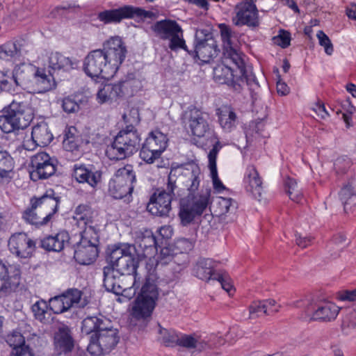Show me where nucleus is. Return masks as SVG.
<instances>
[{
    "instance_id": "f257e3e1",
    "label": "nucleus",
    "mask_w": 356,
    "mask_h": 356,
    "mask_svg": "<svg viewBox=\"0 0 356 356\" xmlns=\"http://www.w3.org/2000/svg\"><path fill=\"white\" fill-rule=\"evenodd\" d=\"M126 47L118 36L104 43L102 49L90 51L83 61L85 73L92 78L109 79L114 76L124 61Z\"/></svg>"
},
{
    "instance_id": "f03ea898",
    "label": "nucleus",
    "mask_w": 356,
    "mask_h": 356,
    "mask_svg": "<svg viewBox=\"0 0 356 356\" xmlns=\"http://www.w3.org/2000/svg\"><path fill=\"white\" fill-rule=\"evenodd\" d=\"M187 170L191 177V183L188 187L189 194L181 200L179 213L181 224L184 226L189 225L196 216L203 213L209 204L210 197V190L194 195L201 181V172L199 167L196 165H188Z\"/></svg>"
},
{
    "instance_id": "7ed1b4c3",
    "label": "nucleus",
    "mask_w": 356,
    "mask_h": 356,
    "mask_svg": "<svg viewBox=\"0 0 356 356\" xmlns=\"http://www.w3.org/2000/svg\"><path fill=\"white\" fill-rule=\"evenodd\" d=\"M109 266L121 273L130 282L139 284L136 268L139 253L136 246L129 243L111 245L106 250Z\"/></svg>"
},
{
    "instance_id": "20e7f679",
    "label": "nucleus",
    "mask_w": 356,
    "mask_h": 356,
    "mask_svg": "<svg viewBox=\"0 0 356 356\" xmlns=\"http://www.w3.org/2000/svg\"><path fill=\"white\" fill-rule=\"evenodd\" d=\"M213 78L220 84L232 86L236 92H241L245 86L252 87L257 85L254 75L247 70L243 58L241 67L231 59L225 62V58L222 56V63L213 70Z\"/></svg>"
},
{
    "instance_id": "39448f33",
    "label": "nucleus",
    "mask_w": 356,
    "mask_h": 356,
    "mask_svg": "<svg viewBox=\"0 0 356 356\" xmlns=\"http://www.w3.org/2000/svg\"><path fill=\"white\" fill-rule=\"evenodd\" d=\"M156 280V276L153 273L146 276L140 292L132 304L131 315L134 318L145 321L151 318L159 296Z\"/></svg>"
},
{
    "instance_id": "423d86ee",
    "label": "nucleus",
    "mask_w": 356,
    "mask_h": 356,
    "mask_svg": "<svg viewBox=\"0 0 356 356\" xmlns=\"http://www.w3.org/2000/svg\"><path fill=\"white\" fill-rule=\"evenodd\" d=\"M141 138L137 129L126 126L115 137L113 142L106 149V154L111 160H122L133 155L140 147Z\"/></svg>"
},
{
    "instance_id": "0eeeda50",
    "label": "nucleus",
    "mask_w": 356,
    "mask_h": 356,
    "mask_svg": "<svg viewBox=\"0 0 356 356\" xmlns=\"http://www.w3.org/2000/svg\"><path fill=\"white\" fill-rule=\"evenodd\" d=\"M212 31L213 29L210 26L197 29L195 35L193 49H188L186 51L193 57L197 58L204 63H208L216 58L220 49L213 37Z\"/></svg>"
},
{
    "instance_id": "6e6552de",
    "label": "nucleus",
    "mask_w": 356,
    "mask_h": 356,
    "mask_svg": "<svg viewBox=\"0 0 356 356\" xmlns=\"http://www.w3.org/2000/svg\"><path fill=\"white\" fill-rule=\"evenodd\" d=\"M156 35L163 40H168V47L176 51L179 49L188 51L184 39L183 30L175 20L163 19L156 22L152 26Z\"/></svg>"
},
{
    "instance_id": "1a4fd4ad",
    "label": "nucleus",
    "mask_w": 356,
    "mask_h": 356,
    "mask_svg": "<svg viewBox=\"0 0 356 356\" xmlns=\"http://www.w3.org/2000/svg\"><path fill=\"white\" fill-rule=\"evenodd\" d=\"M120 340L119 332L111 323L90 336L88 351L94 355L109 353Z\"/></svg>"
},
{
    "instance_id": "9d476101",
    "label": "nucleus",
    "mask_w": 356,
    "mask_h": 356,
    "mask_svg": "<svg viewBox=\"0 0 356 356\" xmlns=\"http://www.w3.org/2000/svg\"><path fill=\"white\" fill-rule=\"evenodd\" d=\"M209 120L208 113L196 107L188 108L183 115L184 123L189 127L193 136L202 138L211 135L216 140L215 143L220 142L213 132Z\"/></svg>"
},
{
    "instance_id": "9b49d317",
    "label": "nucleus",
    "mask_w": 356,
    "mask_h": 356,
    "mask_svg": "<svg viewBox=\"0 0 356 356\" xmlns=\"http://www.w3.org/2000/svg\"><path fill=\"white\" fill-rule=\"evenodd\" d=\"M136 181L135 173L131 166H125L120 168L108 184L110 195L115 199H122L131 195Z\"/></svg>"
},
{
    "instance_id": "f8f14e48",
    "label": "nucleus",
    "mask_w": 356,
    "mask_h": 356,
    "mask_svg": "<svg viewBox=\"0 0 356 356\" xmlns=\"http://www.w3.org/2000/svg\"><path fill=\"white\" fill-rule=\"evenodd\" d=\"M83 292L76 288H70L58 296L51 298L49 306L54 314H63L72 307L83 308L87 305L88 301L82 298Z\"/></svg>"
},
{
    "instance_id": "ddd939ff",
    "label": "nucleus",
    "mask_w": 356,
    "mask_h": 356,
    "mask_svg": "<svg viewBox=\"0 0 356 356\" xmlns=\"http://www.w3.org/2000/svg\"><path fill=\"white\" fill-rule=\"evenodd\" d=\"M340 307L330 301H320L318 302L307 300L304 303L305 320H314L323 322L334 321L339 314Z\"/></svg>"
},
{
    "instance_id": "4468645a",
    "label": "nucleus",
    "mask_w": 356,
    "mask_h": 356,
    "mask_svg": "<svg viewBox=\"0 0 356 356\" xmlns=\"http://www.w3.org/2000/svg\"><path fill=\"white\" fill-rule=\"evenodd\" d=\"M97 17L104 24H111L118 23L125 18L152 19L155 17V14L140 8L124 6L118 9L100 12Z\"/></svg>"
},
{
    "instance_id": "2eb2a0df",
    "label": "nucleus",
    "mask_w": 356,
    "mask_h": 356,
    "mask_svg": "<svg viewBox=\"0 0 356 356\" xmlns=\"http://www.w3.org/2000/svg\"><path fill=\"white\" fill-rule=\"evenodd\" d=\"M103 275L105 289L116 295H122L128 289H138L140 286V284L130 282L120 272L109 265L104 267Z\"/></svg>"
},
{
    "instance_id": "dca6fc26",
    "label": "nucleus",
    "mask_w": 356,
    "mask_h": 356,
    "mask_svg": "<svg viewBox=\"0 0 356 356\" xmlns=\"http://www.w3.org/2000/svg\"><path fill=\"white\" fill-rule=\"evenodd\" d=\"M233 23L238 26L257 27L259 25L258 10L253 0H243L234 7Z\"/></svg>"
},
{
    "instance_id": "f3484780",
    "label": "nucleus",
    "mask_w": 356,
    "mask_h": 356,
    "mask_svg": "<svg viewBox=\"0 0 356 356\" xmlns=\"http://www.w3.org/2000/svg\"><path fill=\"white\" fill-rule=\"evenodd\" d=\"M218 27L222 41V56L225 58V62L227 63V59H231L232 62L241 67L243 56L234 46V40L236 38L235 33L229 26L225 24H220Z\"/></svg>"
},
{
    "instance_id": "a211bd4d",
    "label": "nucleus",
    "mask_w": 356,
    "mask_h": 356,
    "mask_svg": "<svg viewBox=\"0 0 356 356\" xmlns=\"http://www.w3.org/2000/svg\"><path fill=\"white\" fill-rule=\"evenodd\" d=\"M8 245L12 254L23 259L31 257L35 249V241L24 232L13 234Z\"/></svg>"
},
{
    "instance_id": "6ab92c4d",
    "label": "nucleus",
    "mask_w": 356,
    "mask_h": 356,
    "mask_svg": "<svg viewBox=\"0 0 356 356\" xmlns=\"http://www.w3.org/2000/svg\"><path fill=\"white\" fill-rule=\"evenodd\" d=\"M172 197L165 190L157 189L151 196L147 209L152 215L164 217L168 216L171 210Z\"/></svg>"
},
{
    "instance_id": "aec40b11",
    "label": "nucleus",
    "mask_w": 356,
    "mask_h": 356,
    "mask_svg": "<svg viewBox=\"0 0 356 356\" xmlns=\"http://www.w3.org/2000/svg\"><path fill=\"white\" fill-rule=\"evenodd\" d=\"M31 167L33 168L31 177L38 179H47L56 172L54 161L45 152H39L31 157Z\"/></svg>"
},
{
    "instance_id": "412c9836",
    "label": "nucleus",
    "mask_w": 356,
    "mask_h": 356,
    "mask_svg": "<svg viewBox=\"0 0 356 356\" xmlns=\"http://www.w3.org/2000/svg\"><path fill=\"white\" fill-rule=\"evenodd\" d=\"M243 182L245 191L254 198L259 200L263 191V181L254 165L246 168Z\"/></svg>"
},
{
    "instance_id": "4be33fe9",
    "label": "nucleus",
    "mask_w": 356,
    "mask_h": 356,
    "mask_svg": "<svg viewBox=\"0 0 356 356\" xmlns=\"http://www.w3.org/2000/svg\"><path fill=\"white\" fill-rule=\"evenodd\" d=\"M72 175L78 182L86 183L92 188L96 187L102 179V172L91 165H74Z\"/></svg>"
},
{
    "instance_id": "5701e85b",
    "label": "nucleus",
    "mask_w": 356,
    "mask_h": 356,
    "mask_svg": "<svg viewBox=\"0 0 356 356\" xmlns=\"http://www.w3.org/2000/svg\"><path fill=\"white\" fill-rule=\"evenodd\" d=\"M8 107L20 129L26 128L33 119L31 108L24 102L13 100Z\"/></svg>"
},
{
    "instance_id": "b1692460",
    "label": "nucleus",
    "mask_w": 356,
    "mask_h": 356,
    "mask_svg": "<svg viewBox=\"0 0 356 356\" xmlns=\"http://www.w3.org/2000/svg\"><path fill=\"white\" fill-rule=\"evenodd\" d=\"M54 344L55 350L58 355L72 350L74 339L71 330L67 325L61 324L58 326L57 331L54 333Z\"/></svg>"
},
{
    "instance_id": "393cba45",
    "label": "nucleus",
    "mask_w": 356,
    "mask_h": 356,
    "mask_svg": "<svg viewBox=\"0 0 356 356\" xmlns=\"http://www.w3.org/2000/svg\"><path fill=\"white\" fill-rule=\"evenodd\" d=\"M60 201L59 196H56L53 190L47 191L40 197H33L31 203L33 204V209L40 207L42 211L46 212V215H50V220L54 213H56L58 204Z\"/></svg>"
},
{
    "instance_id": "a878e982",
    "label": "nucleus",
    "mask_w": 356,
    "mask_h": 356,
    "mask_svg": "<svg viewBox=\"0 0 356 356\" xmlns=\"http://www.w3.org/2000/svg\"><path fill=\"white\" fill-rule=\"evenodd\" d=\"M143 79L138 72H131L127 74L118 83L120 91L121 97H131L140 90L143 88Z\"/></svg>"
},
{
    "instance_id": "bb28decb",
    "label": "nucleus",
    "mask_w": 356,
    "mask_h": 356,
    "mask_svg": "<svg viewBox=\"0 0 356 356\" xmlns=\"http://www.w3.org/2000/svg\"><path fill=\"white\" fill-rule=\"evenodd\" d=\"M47 56L49 72H69L76 67L77 65L74 59L65 56L60 52H50Z\"/></svg>"
},
{
    "instance_id": "cd10ccee",
    "label": "nucleus",
    "mask_w": 356,
    "mask_h": 356,
    "mask_svg": "<svg viewBox=\"0 0 356 356\" xmlns=\"http://www.w3.org/2000/svg\"><path fill=\"white\" fill-rule=\"evenodd\" d=\"M35 67L31 64L17 65L13 72V79L17 86L24 90H31Z\"/></svg>"
},
{
    "instance_id": "c85d7f7f",
    "label": "nucleus",
    "mask_w": 356,
    "mask_h": 356,
    "mask_svg": "<svg viewBox=\"0 0 356 356\" xmlns=\"http://www.w3.org/2000/svg\"><path fill=\"white\" fill-rule=\"evenodd\" d=\"M32 84V92L42 93L51 90L55 86V81L51 72L47 74L44 69L35 67Z\"/></svg>"
},
{
    "instance_id": "c756f323",
    "label": "nucleus",
    "mask_w": 356,
    "mask_h": 356,
    "mask_svg": "<svg viewBox=\"0 0 356 356\" xmlns=\"http://www.w3.org/2000/svg\"><path fill=\"white\" fill-rule=\"evenodd\" d=\"M177 346L191 350L202 352L212 348V345L208 341L202 339L197 334H179Z\"/></svg>"
},
{
    "instance_id": "7c9ffc66",
    "label": "nucleus",
    "mask_w": 356,
    "mask_h": 356,
    "mask_svg": "<svg viewBox=\"0 0 356 356\" xmlns=\"http://www.w3.org/2000/svg\"><path fill=\"white\" fill-rule=\"evenodd\" d=\"M217 266L218 263L211 259H200L193 268V273L202 280H214L215 274L219 273L217 271Z\"/></svg>"
},
{
    "instance_id": "2f4dec72",
    "label": "nucleus",
    "mask_w": 356,
    "mask_h": 356,
    "mask_svg": "<svg viewBox=\"0 0 356 356\" xmlns=\"http://www.w3.org/2000/svg\"><path fill=\"white\" fill-rule=\"evenodd\" d=\"M98 253V246L79 242L76 245L74 257L78 263L88 265L96 259Z\"/></svg>"
},
{
    "instance_id": "473e14b6",
    "label": "nucleus",
    "mask_w": 356,
    "mask_h": 356,
    "mask_svg": "<svg viewBox=\"0 0 356 356\" xmlns=\"http://www.w3.org/2000/svg\"><path fill=\"white\" fill-rule=\"evenodd\" d=\"M31 138L35 145L44 147L51 143L54 136L47 124L42 122L33 127Z\"/></svg>"
},
{
    "instance_id": "72a5a7b5",
    "label": "nucleus",
    "mask_w": 356,
    "mask_h": 356,
    "mask_svg": "<svg viewBox=\"0 0 356 356\" xmlns=\"http://www.w3.org/2000/svg\"><path fill=\"white\" fill-rule=\"evenodd\" d=\"M216 115L221 127L225 131H230L236 127L237 116L234 109L227 105L222 106L216 110Z\"/></svg>"
},
{
    "instance_id": "f704fd0d",
    "label": "nucleus",
    "mask_w": 356,
    "mask_h": 356,
    "mask_svg": "<svg viewBox=\"0 0 356 356\" xmlns=\"http://www.w3.org/2000/svg\"><path fill=\"white\" fill-rule=\"evenodd\" d=\"M109 324H111V321L103 316H88L82 321L81 332L91 336L95 332H99V330Z\"/></svg>"
},
{
    "instance_id": "c9c22d12",
    "label": "nucleus",
    "mask_w": 356,
    "mask_h": 356,
    "mask_svg": "<svg viewBox=\"0 0 356 356\" xmlns=\"http://www.w3.org/2000/svg\"><path fill=\"white\" fill-rule=\"evenodd\" d=\"M221 147L222 145H220V143L217 141L216 144L213 145V148L210 150L208 154L209 168L211 171L213 187L218 191L225 189L224 185L218 178L216 167V158Z\"/></svg>"
},
{
    "instance_id": "e433bc0d",
    "label": "nucleus",
    "mask_w": 356,
    "mask_h": 356,
    "mask_svg": "<svg viewBox=\"0 0 356 356\" xmlns=\"http://www.w3.org/2000/svg\"><path fill=\"white\" fill-rule=\"evenodd\" d=\"M67 232L63 231L55 236H49L41 241V246L49 251L59 252L64 248L65 243L69 241Z\"/></svg>"
},
{
    "instance_id": "4c0bfd02",
    "label": "nucleus",
    "mask_w": 356,
    "mask_h": 356,
    "mask_svg": "<svg viewBox=\"0 0 356 356\" xmlns=\"http://www.w3.org/2000/svg\"><path fill=\"white\" fill-rule=\"evenodd\" d=\"M192 164H181V165H172L170 172L168 175V184H167V193H170L172 197L175 196V190L177 188V186L176 184L177 178L181 175H184L186 177H188V179L191 181V175L188 174V171L187 170V168L188 165H191Z\"/></svg>"
},
{
    "instance_id": "58836bf2",
    "label": "nucleus",
    "mask_w": 356,
    "mask_h": 356,
    "mask_svg": "<svg viewBox=\"0 0 356 356\" xmlns=\"http://www.w3.org/2000/svg\"><path fill=\"white\" fill-rule=\"evenodd\" d=\"M95 212L87 204L79 205L74 211V218L79 227H83L96 222L94 220Z\"/></svg>"
},
{
    "instance_id": "ea45409f",
    "label": "nucleus",
    "mask_w": 356,
    "mask_h": 356,
    "mask_svg": "<svg viewBox=\"0 0 356 356\" xmlns=\"http://www.w3.org/2000/svg\"><path fill=\"white\" fill-rule=\"evenodd\" d=\"M168 138L166 135L161 132L159 130H154L149 133L146 138L145 143L149 147L153 149L156 154V151L162 153L166 148Z\"/></svg>"
},
{
    "instance_id": "a19ab883",
    "label": "nucleus",
    "mask_w": 356,
    "mask_h": 356,
    "mask_svg": "<svg viewBox=\"0 0 356 356\" xmlns=\"http://www.w3.org/2000/svg\"><path fill=\"white\" fill-rule=\"evenodd\" d=\"M348 242L346 236L343 233L334 234L327 244V248L332 259H336L340 257L341 252L347 246Z\"/></svg>"
},
{
    "instance_id": "79ce46f5",
    "label": "nucleus",
    "mask_w": 356,
    "mask_h": 356,
    "mask_svg": "<svg viewBox=\"0 0 356 356\" xmlns=\"http://www.w3.org/2000/svg\"><path fill=\"white\" fill-rule=\"evenodd\" d=\"M120 89L115 84H106L99 90L97 94L98 102L103 104L108 101L120 98Z\"/></svg>"
},
{
    "instance_id": "37998d69",
    "label": "nucleus",
    "mask_w": 356,
    "mask_h": 356,
    "mask_svg": "<svg viewBox=\"0 0 356 356\" xmlns=\"http://www.w3.org/2000/svg\"><path fill=\"white\" fill-rule=\"evenodd\" d=\"M97 227V223L83 227L84 229L81 232V240L79 242L83 244L99 246V229Z\"/></svg>"
},
{
    "instance_id": "c03bdc74",
    "label": "nucleus",
    "mask_w": 356,
    "mask_h": 356,
    "mask_svg": "<svg viewBox=\"0 0 356 356\" xmlns=\"http://www.w3.org/2000/svg\"><path fill=\"white\" fill-rule=\"evenodd\" d=\"M0 115V129L4 133H11L19 130L17 123L8 107L5 108Z\"/></svg>"
},
{
    "instance_id": "a18cd8bd",
    "label": "nucleus",
    "mask_w": 356,
    "mask_h": 356,
    "mask_svg": "<svg viewBox=\"0 0 356 356\" xmlns=\"http://www.w3.org/2000/svg\"><path fill=\"white\" fill-rule=\"evenodd\" d=\"M340 199L346 213L351 211L353 206L356 205V193L350 184L343 187L339 193Z\"/></svg>"
},
{
    "instance_id": "49530a36",
    "label": "nucleus",
    "mask_w": 356,
    "mask_h": 356,
    "mask_svg": "<svg viewBox=\"0 0 356 356\" xmlns=\"http://www.w3.org/2000/svg\"><path fill=\"white\" fill-rule=\"evenodd\" d=\"M13 290L7 266L0 260V296H7Z\"/></svg>"
},
{
    "instance_id": "de8ad7c7",
    "label": "nucleus",
    "mask_w": 356,
    "mask_h": 356,
    "mask_svg": "<svg viewBox=\"0 0 356 356\" xmlns=\"http://www.w3.org/2000/svg\"><path fill=\"white\" fill-rule=\"evenodd\" d=\"M14 166L13 157L7 151L0 147V177H9V174L13 171Z\"/></svg>"
},
{
    "instance_id": "09e8293b",
    "label": "nucleus",
    "mask_w": 356,
    "mask_h": 356,
    "mask_svg": "<svg viewBox=\"0 0 356 356\" xmlns=\"http://www.w3.org/2000/svg\"><path fill=\"white\" fill-rule=\"evenodd\" d=\"M156 240L152 233H148L141 238L139 242V247L143 250V255L148 257L152 255L157 251Z\"/></svg>"
},
{
    "instance_id": "8fccbe9b",
    "label": "nucleus",
    "mask_w": 356,
    "mask_h": 356,
    "mask_svg": "<svg viewBox=\"0 0 356 356\" xmlns=\"http://www.w3.org/2000/svg\"><path fill=\"white\" fill-rule=\"evenodd\" d=\"M35 209L33 208V204H31V207L24 212L23 218L29 224L37 227L47 225L50 221V215H46L41 218L35 213Z\"/></svg>"
},
{
    "instance_id": "3c124183",
    "label": "nucleus",
    "mask_w": 356,
    "mask_h": 356,
    "mask_svg": "<svg viewBox=\"0 0 356 356\" xmlns=\"http://www.w3.org/2000/svg\"><path fill=\"white\" fill-rule=\"evenodd\" d=\"M284 185L290 199L294 202H300L303 195L296 181L292 178L288 177L284 181Z\"/></svg>"
},
{
    "instance_id": "603ef678",
    "label": "nucleus",
    "mask_w": 356,
    "mask_h": 356,
    "mask_svg": "<svg viewBox=\"0 0 356 356\" xmlns=\"http://www.w3.org/2000/svg\"><path fill=\"white\" fill-rule=\"evenodd\" d=\"M20 55V49L15 42H7L0 47V58L9 60Z\"/></svg>"
},
{
    "instance_id": "864d4df0",
    "label": "nucleus",
    "mask_w": 356,
    "mask_h": 356,
    "mask_svg": "<svg viewBox=\"0 0 356 356\" xmlns=\"http://www.w3.org/2000/svg\"><path fill=\"white\" fill-rule=\"evenodd\" d=\"M218 211V214L225 215L229 212H232L236 209V203L232 198L219 197L217 202Z\"/></svg>"
},
{
    "instance_id": "5fc2aeb1",
    "label": "nucleus",
    "mask_w": 356,
    "mask_h": 356,
    "mask_svg": "<svg viewBox=\"0 0 356 356\" xmlns=\"http://www.w3.org/2000/svg\"><path fill=\"white\" fill-rule=\"evenodd\" d=\"M176 254L172 252L170 247H164L161 248L160 254L157 261L156 266H165L171 263H176Z\"/></svg>"
},
{
    "instance_id": "6e6d98bb",
    "label": "nucleus",
    "mask_w": 356,
    "mask_h": 356,
    "mask_svg": "<svg viewBox=\"0 0 356 356\" xmlns=\"http://www.w3.org/2000/svg\"><path fill=\"white\" fill-rule=\"evenodd\" d=\"M342 330L348 334L350 330L356 327V313L353 309H348L343 318Z\"/></svg>"
},
{
    "instance_id": "4d7b16f0",
    "label": "nucleus",
    "mask_w": 356,
    "mask_h": 356,
    "mask_svg": "<svg viewBox=\"0 0 356 356\" xmlns=\"http://www.w3.org/2000/svg\"><path fill=\"white\" fill-rule=\"evenodd\" d=\"M161 154L156 151V154L153 151V149L149 147L148 145L144 143L140 151V159L147 163H153L155 160L160 158Z\"/></svg>"
},
{
    "instance_id": "13d9d810",
    "label": "nucleus",
    "mask_w": 356,
    "mask_h": 356,
    "mask_svg": "<svg viewBox=\"0 0 356 356\" xmlns=\"http://www.w3.org/2000/svg\"><path fill=\"white\" fill-rule=\"evenodd\" d=\"M47 309L48 305L44 300H38L31 307V310L35 318L40 322H42L45 319Z\"/></svg>"
},
{
    "instance_id": "bf43d9fd",
    "label": "nucleus",
    "mask_w": 356,
    "mask_h": 356,
    "mask_svg": "<svg viewBox=\"0 0 356 356\" xmlns=\"http://www.w3.org/2000/svg\"><path fill=\"white\" fill-rule=\"evenodd\" d=\"M160 334L161 335L162 342L166 346H177L179 340V334L175 331H168L165 329H160Z\"/></svg>"
},
{
    "instance_id": "052dcab7",
    "label": "nucleus",
    "mask_w": 356,
    "mask_h": 356,
    "mask_svg": "<svg viewBox=\"0 0 356 356\" xmlns=\"http://www.w3.org/2000/svg\"><path fill=\"white\" fill-rule=\"evenodd\" d=\"M7 342L10 346L13 347V351H15L16 348L27 347L24 346V337L20 332L17 331L8 336Z\"/></svg>"
},
{
    "instance_id": "680f3d73",
    "label": "nucleus",
    "mask_w": 356,
    "mask_h": 356,
    "mask_svg": "<svg viewBox=\"0 0 356 356\" xmlns=\"http://www.w3.org/2000/svg\"><path fill=\"white\" fill-rule=\"evenodd\" d=\"M263 301L253 302L249 307L250 318H256L266 315V310L263 308Z\"/></svg>"
},
{
    "instance_id": "e2e57ef3",
    "label": "nucleus",
    "mask_w": 356,
    "mask_h": 356,
    "mask_svg": "<svg viewBox=\"0 0 356 356\" xmlns=\"http://www.w3.org/2000/svg\"><path fill=\"white\" fill-rule=\"evenodd\" d=\"M316 36L320 45L324 47L325 53L327 55H331L333 53L334 47L328 36L323 31H318Z\"/></svg>"
},
{
    "instance_id": "0e129e2a",
    "label": "nucleus",
    "mask_w": 356,
    "mask_h": 356,
    "mask_svg": "<svg viewBox=\"0 0 356 356\" xmlns=\"http://www.w3.org/2000/svg\"><path fill=\"white\" fill-rule=\"evenodd\" d=\"M124 122L127 124L126 126H132L138 124L140 122L139 112L136 108H131L128 113H124L122 115Z\"/></svg>"
},
{
    "instance_id": "69168bd1",
    "label": "nucleus",
    "mask_w": 356,
    "mask_h": 356,
    "mask_svg": "<svg viewBox=\"0 0 356 356\" xmlns=\"http://www.w3.org/2000/svg\"><path fill=\"white\" fill-rule=\"evenodd\" d=\"M351 166V161L348 158H338L334 163V169L337 174H343Z\"/></svg>"
},
{
    "instance_id": "338daca9",
    "label": "nucleus",
    "mask_w": 356,
    "mask_h": 356,
    "mask_svg": "<svg viewBox=\"0 0 356 356\" xmlns=\"http://www.w3.org/2000/svg\"><path fill=\"white\" fill-rule=\"evenodd\" d=\"M214 280H217L220 284L221 287L229 295L232 294L231 293L232 291H233V286L228 281V279L225 275L219 272L218 274H215Z\"/></svg>"
},
{
    "instance_id": "774afa93",
    "label": "nucleus",
    "mask_w": 356,
    "mask_h": 356,
    "mask_svg": "<svg viewBox=\"0 0 356 356\" xmlns=\"http://www.w3.org/2000/svg\"><path fill=\"white\" fill-rule=\"evenodd\" d=\"M63 144L66 150L71 152L77 149L79 146L78 141L72 135H70V131L65 135Z\"/></svg>"
}]
</instances>
